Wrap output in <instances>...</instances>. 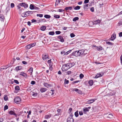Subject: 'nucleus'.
<instances>
[{
	"label": "nucleus",
	"instance_id": "1a4fd4ad",
	"mask_svg": "<svg viewBox=\"0 0 122 122\" xmlns=\"http://www.w3.org/2000/svg\"><path fill=\"white\" fill-rule=\"evenodd\" d=\"M72 91H75L79 94H81L82 93V91L76 88L73 89Z\"/></svg>",
	"mask_w": 122,
	"mask_h": 122
},
{
	"label": "nucleus",
	"instance_id": "412c9836",
	"mask_svg": "<svg viewBox=\"0 0 122 122\" xmlns=\"http://www.w3.org/2000/svg\"><path fill=\"white\" fill-rule=\"evenodd\" d=\"M102 75L100 73H97L95 77V78H97L100 77L102 76Z\"/></svg>",
	"mask_w": 122,
	"mask_h": 122
},
{
	"label": "nucleus",
	"instance_id": "f704fd0d",
	"mask_svg": "<svg viewBox=\"0 0 122 122\" xmlns=\"http://www.w3.org/2000/svg\"><path fill=\"white\" fill-rule=\"evenodd\" d=\"M61 0H56L55 3V5H58V4L60 3Z\"/></svg>",
	"mask_w": 122,
	"mask_h": 122
},
{
	"label": "nucleus",
	"instance_id": "052dcab7",
	"mask_svg": "<svg viewBox=\"0 0 122 122\" xmlns=\"http://www.w3.org/2000/svg\"><path fill=\"white\" fill-rule=\"evenodd\" d=\"M80 82V81L79 80L76 81H74L72 82V83L73 84H74V83H77L79 82Z\"/></svg>",
	"mask_w": 122,
	"mask_h": 122
},
{
	"label": "nucleus",
	"instance_id": "dca6fc26",
	"mask_svg": "<svg viewBox=\"0 0 122 122\" xmlns=\"http://www.w3.org/2000/svg\"><path fill=\"white\" fill-rule=\"evenodd\" d=\"M4 18H5L4 15L2 14H0V20H1L3 21V22Z\"/></svg>",
	"mask_w": 122,
	"mask_h": 122
},
{
	"label": "nucleus",
	"instance_id": "680f3d73",
	"mask_svg": "<svg viewBox=\"0 0 122 122\" xmlns=\"http://www.w3.org/2000/svg\"><path fill=\"white\" fill-rule=\"evenodd\" d=\"M121 14H122V13L121 11L119 13H118V14L117 15H116L115 16H114V18L115 17H117Z\"/></svg>",
	"mask_w": 122,
	"mask_h": 122
},
{
	"label": "nucleus",
	"instance_id": "4d7b16f0",
	"mask_svg": "<svg viewBox=\"0 0 122 122\" xmlns=\"http://www.w3.org/2000/svg\"><path fill=\"white\" fill-rule=\"evenodd\" d=\"M31 46H25V49H29L31 47ZM33 46H31V47H33Z\"/></svg>",
	"mask_w": 122,
	"mask_h": 122
},
{
	"label": "nucleus",
	"instance_id": "4be33fe9",
	"mask_svg": "<svg viewBox=\"0 0 122 122\" xmlns=\"http://www.w3.org/2000/svg\"><path fill=\"white\" fill-rule=\"evenodd\" d=\"M72 7H73L72 6H69L66 7L65 8V10H70L72 9Z\"/></svg>",
	"mask_w": 122,
	"mask_h": 122
},
{
	"label": "nucleus",
	"instance_id": "7c9ffc66",
	"mask_svg": "<svg viewBox=\"0 0 122 122\" xmlns=\"http://www.w3.org/2000/svg\"><path fill=\"white\" fill-rule=\"evenodd\" d=\"M44 17L48 19L50 18L51 17V16L50 15H44Z\"/></svg>",
	"mask_w": 122,
	"mask_h": 122
},
{
	"label": "nucleus",
	"instance_id": "c9c22d12",
	"mask_svg": "<svg viewBox=\"0 0 122 122\" xmlns=\"http://www.w3.org/2000/svg\"><path fill=\"white\" fill-rule=\"evenodd\" d=\"M54 17L55 18L58 19L60 18V16L59 15H54Z\"/></svg>",
	"mask_w": 122,
	"mask_h": 122
},
{
	"label": "nucleus",
	"instance_id": "ddd939ff",
	"mask_svg": "<svg viewBox=\"0 0 122 122\" xmlns=\"http://www.w3.org/2000/svg\"><path fill=\"white\" fill-rule=\"evenodd\" d=\"M74 120L73 118L68 117L67 119V122H73Z\"/></svg>",
	"mask_w": 122,
	"mask_h": 122
},
{
	"label": "nucleus",
	"instance_id": "864d4df0",
	"mask_svg": "<svg viewBox=\"0 0 122 122\" xmlns=\"http://www.w3.org/2000/svg\"><path fill=\"white\" fill-rule=\"evenodd\" d=\"M37 16H39L40 17H41L43 16V15L42 14H37Z\"/></svg>",
	"mask_w": 122,
	"mask_h": 122
},
{
	"label": "nucleus",
	"instance_id": "79ce46f5",
	"mask_svg": "<svg viewBox=\"0 0 122 122\" xmlns=\"http://www.w3.org/2000/svg\"><path fill=\"white\" fill-rule=\"evenodd\" d=\"M80 6H77L75 7L74 9L75 10H78L79 9H80Z\"/></svg>",
	"mask_w": 122,
	"mask_h": 122
},
{
	"label": "nucleus",
	"instance_id": "13d9d810",
	"mask_svg": "<svg viewBox=\"0 0 122 122\" xmlns=\"http://www.w3.org/2000/svg\"><path fill=\"white\" fill-rule=\"evenodd\" d=\"M83 111H80L79 112V114L80 115H83Z\"/></svg>",
	"mask_w": 122,
	"mask_h": 122
},
{
	"label": "nucleus",
	"instance_id": "4468645a",
	"mask_svg": "<svg viewBox=\"0 0 122 122\" xmlns=\"http://www.w3.org/2000/svg\"><path fill=\"white\" fill-rule=\"evenodd\" d=\"M47 89L45 88L41 87L40 88V91L41 92L43 93L46 91Z\"/></svg>",
	"mask_w": 122,
	"mask_h": 122
},
{
	"label": "nucleus",
	"instance_id": "5fc2aeb1",
	"mask_svg": "<svg viewBox=\"0 0 122 122\" xmlns=\"http://www.w3.org/2000/svg\"><path fill=\"white\" fill-rule=\"evenodd\" d=\"M58 11L59 12H63L64 11V10L61 9H60L58 10Z\"/></svg>",
	"mask_w": 122,
	"mask_h": 122
},
{
	"label": "nucleus",
	"instance_id": "9d476101",
	"mask_svg": "<svg viewBox=\"0 0 122 122\" xmlns=\"http://www.w3.org/2000/svg\"><path fill=\"white\" fill-rule=\"evenodd\" d=\"M20 75L24 77L25 78H27L28 77L27 74L24 72H20Z\"/></svg>",
	"mask_w": 122,
	"mask_h": 122
},
{
	"label": "nucleus",
	"instance_id": "37998d69",
	"mask_svg": "<svg viewBox=\"0 0 122 122\" xmlns=\"http://www.w3.org/2000/svg\"><path fill=\"white\" fill-rule=\"evenodd\" d=\"M55 34V33L54 31H50L49 33V35H53Z\"/></svg>",
	"mask_w": 122,
	"mask_h": 122
},
{
	"label": "nucleus",
	"instance_id": "6ab92c4d",
	"mask_svg": "<svg viewBox=\"0 0 122 122\" xmlns=\"http://www.w3.org/2000/svg\"><path fill=\"white\" fill-rule=\"evenodd\" d=\"M58 38L59 39L60 41L62 42H63L64 41V39L61 36H59L58 37Z\"/></svg>",
	"mask_w": 122,
	"mask_h": 122
},
{
	"label": "nucleus",
	"instance_id": "f8f14e48",
	"mask_svg": "<svg viewBox=\"0 0 122 122\" xmlns=\"http://www.w3.org/2000/svg\"><path fill=\"white\" fill-rule=\"evenodd\" d=\"M95 47V49H97L98 51L102 50L103 48L101 46H93Z\"/></svg>",
	"mask_w": 122,
	"mask_h": 122
},
{
	"label": "nucleus",
	"instance_id": "de8ad7c7",
	"mask_svg": "<svg viewBox=\"0 0 122 122\" xmlns=\"http://www.w3.org/2000/svg\"><path fill=\"white\" fill-rule=\"evenodd\" d=\"M75 115L76 117H77L79 115L78 113V111H76L75 112Z\"/></svg>",
	"mask_w": 122,
	"mask_h": 122
},
{
	"label": "nucleus",
	"instance_id": "a878e982",
	"mask_svg": "<svg viewBox=\"0 0 122 122\" xmlns=\"http://www.w3.org/2000/svg\"><path fill=\"white\" fill-rule=\"evenodd\" d=\"M101 22V21L99 20H96L94 21V23L95 24H97L98 23H100Z\"/></svg>",
	"mask_w": 122,
	"mask_h": 122
},
{
	"label": "nucleus",
	"instance_id": "f3484780",
	"mask_svg": "<svg viewBox=\"0 0 122 122\" xmlns=\"http://www.w3.org/2000/svg\"><path fill=\"white\" fill-rule=\"evenodd\" d=\"M57 111L58 113L57 114H56L54 115V116H58L59 115H60L61 113V110L60 109H58L57 110Z\"/></svg>",
	"mask_w": 122,
	"mask_h": 122
},
{
	"label": "nucleus",
	"instance_id": "f03ea898",
	"mask_svg": "<svg viewBox=\"0 0 122 122\" xmlns=\"http://www.w3.org/2000/svg\"><path fill=\"white\" fill-rule=\"evenodd\" d=\"M80 56H85L87 53V51L86 50L82 49L79 50Z\"/></svg>",
	"mask_w": 122,
	"mask_h": 122
},
{
	"label": "nucleus",
	"instance_id": "2eb2a0df",
	"mask_svg": "<svg viewBox=\"0 0 122 122\" xmlns=\"http://www.w3.org/2000/svg\"><path fill=\"white\" fill-rule=\"evenodd\" d=\"M116 37V34H112L111 36V40H113L115 39Z\"/></svg>",
	"mask_w": 122,
	"mask_h": 122
},
{
	"label": "nucleus",
	"instance_id": "e2e57ef3",
	"mask_svg": "<svg viewBox=\"0 0 122 122\" xmlns=\"http://www.w3.org/2000/svg\"><path fill=\"white\" fill-rule=\"evenodd\" d=\"M36 83V82L35 81H31V84L32 85H34Z\"/></svg>",
	"mask_w": 122,
	"mask_h": 122
},
{
	"label": "nucleus",
	"instance_id": "72a5a7b5",
	"mask_svg": "<svg viewBox=\"0 0 122 122\" xmlns=\"http://www.w3.org/2000/svg\"><path fill=\"white\" fill-rule=\"evenodd\" d=\"M106 43L107 44V45H114V44L113 43H112L111 42H106Z\"/></svg>",
	"mask_w": 122,
	"mask_h": 122
},
{
	"label": "nucleus",
	"instance_id": "393cba45",
	"mask_svg": "<svg viewBox=\"0 0 122 122\" xmlns=\"http://www.w3.org/2000/svg\"><path fill=\"white\" fill-rule=\"evenodd\" d=\"M88 4H87L86 5H85L83 6V7L84 8V9L85 10H87V7H88Z\"/></svg>",
	"mask_w": 122,
	"mask_h": 122
},
{
	"label": "nucleus",
	"instance_id": "49530a36",
	"mask_svg": "<svg viewBox=\"0 0 122 122\" xmlns=\"http://www.w3.org/2000/svg\"><path fill=\"white\" fill-rule=\"evenodd\" d=\"M39 21L41 22H45L46 21V20L45 19H41Z\"/></svg>",
	"mask_w": 122,
	"mask_h": 122
},
{
	"label": "nucleus",
	"instance_id": "774afa93",
	"mask_svg": "<svg viewBox=\"0 0 122 122\" xmlns=\"http://www.w3.org/2000/svg\"><path fill=\"white\" fill-rule=\"evenodd\" d=\"M120 60L121 64L122 65V55H121L120 56Z\"/></svg>",
	"mask_w": 122,
	"mask_h": 122
},
{
	"label": "nucleus",
	"instance_id": "c03bdc74",
	"mask_svg": "<svg viewBox=\"0 0 122 122\" xmlns=\"http://www.w3.org/2000/svg\"><path fill=\"white\" fill-rule=\"evenodd\" d=\"M79 18L78 17H75L73 19V20L74 21H75L76 20H78L79 19Z\"/></svg>",
	"mask_w": 122,
	"mask_h": 122
},
{
	"label": "nucleus",
	"instance_id": "ea45409f",
	"mask_svg": "<svg viewBox=\"0 0 122 122\" xmlns=\"http://www.w3.org/2000/svg\"><path fill=\"white\" fill-rule=\"evenodd\" d=\"M113 116L112 115L110 114L108 115V116L107 117L110 118H113Z\"/></svg>",
	"mask_w": 122,
	"mask_h": 122
},
{
	"label": "nucleus",
	"instance_id": "e433bc0d",
	"mask_svg": "<svg viewBox=\"0 0 122 122\" xmlns=\"http://www.w3.org/2000/svg\"><path fill=\"white\" fill-rule=\"evenodd\" d=\"M50 115H46L45 116V119H48L49 118L51 117Z\"/></svg>",
	"mask_w": 122,
	"mask_h": 122
},
{
	"label": "nucleus",
	"instance_id": "5701e85b",
	"mask_svg": "<svg viewBox=\"0 0 122 122\" xmlns=\"http://www.w3.org/2000/svg\"><path fill=\"white\" fill-rule=\"evenodd\" d=\"M69 68H70L72 67L73 66L75 65V63L73 62L69 63Z\"/></svg>",
	"mask_w": 122,
	"mask_h": 122
},
{
	"label": "nucleus",
	"instance_id": "c756f323",
	"mask_svg": "<svg viewBox=\"0 0 122 122\" xmlns=\"http://www.w3.org/2000/svg\"><path fill=\"white\" fill-rule=\"evenodd\" d=\"M46 27L45 26H43L41 27L40 29L44 31L46 29Z\"/></svg>",
	"mask_w": 122,
	"mask_h": 122
},
{
	"label": "nucleus",
	"instance_id": "4c0bfd02",
	"mask_svg": "<svg viewBox=\"0 0 122 122\" xmlns=\"http://www.w3.org/2000/svg\"><path fill=\"white\" fill-rule=\"evenodd\" d=\"M28 71L29 72V73H30L32 74L33 71V68L32 67L30 68L28 70Z\"/></svg>",
	"mask_w": 122,
	"mask_h": 122
},
{
	"label": "nucleus",
	"instance_id": "423d86ee",
	"mask_svg": "<svg viewBox=\"0 0 122 122\" xmlns=\"http://www.w3.org/2000/svg\"><path fill=\"white\" fill-rule=\"evenodd\" d=\"M91 108V107H85L83 108L82 111L84 114H86L87 112L89 111V110Z\"/></svg>",
	"mask_w": 122,
	"mask_h": 122
},
{
	"label": "nucleus",
	"instance_id": "6e6552de",
	"mask_svg": "<svg viewBox=\"0 0 122 122\" xmlns=\"http://www.w3.org/2000/svg\"><path fill=\"white\" fill-rule=\"evenodd\" d=\"M42 58L44 61H46L47 59H49V57L48 55L45 54H43L42 56Z\"/></svg>",
	"mask_w": 122,
	"mask_h": 122
},
{
	"label": "nucleus",
	"instance_id": "a19ab883",
	"mask_svg": "<svg viewBox=\"0 0 122 122\" xmlns=\"http://www.w3.org/2000/svg\"><path fill=\"white\" fill-rule=\"evenodd\" d=\"M36 43L35 42L34 43L32 44H30L26 46H35L36 45Z\"/></svg>",
	"mask_w": 122,
	"mask_h": 122
},
{
	"label": "nucleus",
	"instance_id": "0e129e2a",
	"mask_svg": "<svg viewBox=\"0 0 122 122\" xmlns=\"http://www.w3.org/2000/svg\"><path fill=\"white\" fill-rule=\"evenodd\" d=\"M90 10L92 12H93L94 11L93 7H92L91 8Z\"/></svg>",
	"mask_w": 122,
	"mask_h": 122
},
{
	"label": "nucleus",
	"instance_id": "f257e3e1",
	"mask_svg": "<svg viewBox=\"0 0 122 122\" xmlns=\"http://www.w3.org/2000/svg\"><path fill=\"white\" fill-rule=\"evenodd\" d=\"M35 11H26L23 13L22 15V16L23 17H25L29 16L30 15L32 14L33 12H35Z\"/></svg>",
	"mask_w": 122,
	"mask_h": 122
},
{
	"label": "nucleus",
	"instance_id": "c85d7f7f",
	"mask_svg": "<svg viewBox=\"0 0 122 122\" xmlns=\"http://www.w3.org/2000/svg\"><path fill=\"white\" fill-rule=\"evenodd\" d=\"M35 6L31 4L30 5V8L31 10H33L34 9Z\"/></svg>",
	"mask_w": 122,
	"mask_h": 122
},
{
	"label": "nucleus",
	"instance_id": "9b49d317",
	"mask_svg": "<svg viewBox=\"0 0 122 122\" xmlns=\"http://www.w3.org/2000/svg\"><path fill=\"white\" fill-rule=\"evenodd\" d=\"M97 100L96 99H91L88 100L87 102L86 103L90 104L94 102L95 101Z\"/></svg>",
	"mask_w": 122,
	"mask_h": 122
},
{
	"label": "nucleus",
	"instance_id": "a18cd8bd",
	"mask_svg": "<svg viewBox=\"0 0 122 122\" xmlns=\"http://www.w3.org/2000/svg\"><path fill=\"white\" fill-rule=\"evenodd\" d=\"M10 66H8V67H6V66H5L2 67L1 69H7Z\"/></svg>",
	"mask_w": 122,
	"mask_h": 122
},
{
	"label": "nucleus",
	"instance_id": "bf43d9fd",
	"mask_svg": "<svg viewBox=\"0 0 122 122\" xmlns=\"http://www.w3.org/2000/svg\"><path fill=\"white\" fill-rule=\"evenodd\" d=\"M14 82L16 84H19V82L17 80H14Z\"/></svg>",
	"mask_w": 122,
	"mask_h": 122
},
{
	"label": "nucleus",
	"instance_id": "3c124183",
	"mask_svg": "<svg viewBox=\"0 0 122 122\" xmlns=\"http://www.w3.org/2000/svg\"><path fill=\"white\" fill-rule=\"evenodd\" d=\"M70 36L72 38L74 37L75 36V35L73 33H71Z\"/></svg>",
	"mask_w": 122,
	"mask_h": 122
},
{
	"label": "nucleus",
	"instance_id": "20e7f679",
	"mask_svg": "<svg viewBox=\"0 0 122 122\" xmlns=\"http://www.w3.org/2000/svg\"><path fill=\"white\" fill-rule=\"evenodd\" d=\"M15 102L17 104H19L21 102L20 98L19 97H16L14 99Z\"/></svg>",
	"mask_w": 122,
	"mask_h": 122
},
{
	"label": "nucleus",
	"instance_id": "473e14b6",
	"mask_svg": "<svg viewBox=\"0 0 122 122\" xmlns=\"http://www.w3.org/2000/svg\"><path fill=\"white\" fill-rule=\"evenodd\" d=\"M69 82V81L67 80L66 79H65L64 80V84L66 85L68 84Z\"/></svg>",
	"mask_w": 122,
	"mask_h": 122
},
{
	"label": "nucleus",
	"instance_id": "0eeeda50",
	"mask_svg": "<svg viewBox=\"0 0 122 122\" xmlns=\"http://www.w3.org/2000/svg\"><path fill=\"white\" fill-rule=\"evenodd\" d=\"M19 5L20 6L24 7L25 8H26L28 7V4L25 3H20L19 4Z\"/></svg>",
	"mask_w": 122,
	"mask_h": 122
},
{
	"label": "nucleus",
	"instance_id": "bb28decb",
	"mask_svg": "<svg viewBox=\"0 0 122 122\" xmlns=\"http://www.w3.org/2000/svg\"><path fill=\"white\" fill-rule=\"evenodd\" d=\"M71 51V50H69V51H67L64 54V55H67L70 53Z\"/></svg>",
	"mask_w": 122,
	"mask_h": 122
},
{
	"label": "nucleus",
	"instance_id": "39448f33",
	"mask_svg": "<svg viewBox=\"0 0 122 122\" xmlns=\"http://www.w3.org/2000/svg\"><path fill=\"white\" fill-rule=\"evenodd\" d=\"M79 52V50L78 51H75L72 53L71 54L72 56H80V54Z\"/></svg>",
	"mask_w": 122,
	"mask_h": 122
},
{
	"label": "nucleus",
	"instance_id": "338daca9",
	"mask_svg": "<svg viewBox=\"0 0 122 122\" xmlns=\"http://www.w3.org/2000/svg\"><path fill=\"white\" fill-rule=\"evenodd\" d=\"M40 9L39 8V7H37L35 6L34 9L36 10H39Z\"/></svg>",
	"mask_w": 122,
	"mask_h": 122
},
{
	"label": "nucleus",
	"instance_id": "aec40b11",
	"mask_svg": "<svg viewBox=\"0 0 122 122\" xmlns=\"http://www.w3.org/2000/svg\"><path fill=\"white\" fill-rule=\"evenodd\" d=\"M9 113L11 115H14L15 116H16V115L15 113L14 112L12 111H10Z\"/></svg>",
	"mask_w": 122,
	"mask_h": 122
},
{
	"label": "nucleus",
	"instance_id": "603ef678",
	"mask_svg": "<svg viewBox=\"0 0 122 122\" xmlns=\"http://www.w3.org/2000/svg\"><path fill=\"white\" fill-rule=\"evenodd\" d=\"M61 33V32L59 31H56L55 32V33L57 35L60 34Z\"/></svg>",
	"mask_w": 122,
	"mask_h": 122
},
{
	"label": "nucleus",
	"instance_id": "b1692460",
	"mask_svg": "<svg viewBox=\"0 0 122 122\" xmlns=\"http://www.w3.org/2000/svg\"><path fill=\"white\" fill-rule=\"evenodd\" d=\"M90 86H91L93 84V81L92 80H90L88 82Z\"/></svg>",
	"mask_w": 122,
	"mask_h": 122
},
{
	"label": "nucleus",
	"instance_id": "8fccbe9b",
	"mask_svg": "<svg viewBox=\"0 0 122 122\" xmlns=\"http://www.w3.org/2000/svg\"><path fill=\"white\" fill-rule=\"evenodd\" d=\"M8 107L7 105H5V106L4 108V110H5L8 109Z\"/></svg>",
	"mask_w": 122,
	"mask_h": 122
},
{
	"label": "nucleus",
	"instance_id": "a211bd4d",
	"mask_svg": "<svg viewBox=\"0 0 122 122\" xmlns=\"http://www.w3.org/2000/svg\"><path fill=\"white\" fill-rule=\"evenodd\" d=\"M22 69V67L21 66H19L16 67L15 69V70L18 71L19 70H20Z\"/></svg>",
	"mask_w": 122,
	"mask_h": 122
},
{
	"label": "nucleus",
	"instance_id": "58836bf2",
	"mask_svg": "<svg viewBox=\"0 0 122 122\" xmlns=\"http://www.w3.org/2000/svg\"><path fill=\"white\" fill-rule=\"evenodd\" d=\"M4 99L5 101H7L8 100V97H7V95H5L4 96Z\"/></svg>",
	"mask_w": 122,
	"mask_h": 122
},
{
	"label": "nucleus",
	"instance_id": "6e6d98bb",
	"mask_svg": "<svg viewBox=\"0 0 122 122\" xmlns=\"http://www.w3.org/2000/svg\"><path fill=\"white\" fill-rule=\"evenodd\" d=\"M10 6L11 8H13L15 6L14 4L13 3H11L10 4Z\"/></svg>",
	"mask_w": 122,
	"mask_h": 122
},
{
	"label": "nucleus",
	"instance_id": "2f4dec72",
	"mask_svg": "<svg viewBox=\"0 0 122 122\" xmlns=\"http://www.w3.org/2000/svg\"><path fill=\"white\" fill-rule=\"evenodd\" d=\"M44 85L47 88H48L49 86H50V85L49 84L46 83H44Z\"/></svg>",
	"mask_w": 122,
	"mask_h": 122
},
{
	"label": "nucleus",
	"instance_id": "69168bd1",
	"mask_svg": "<svg viewBox=\"0 0 122 122\" xmlns=\"http://www.w3.org/2000/svg\"><path fill=\"white\" fill-rule=\"evenodd\" d=\"M36 20L34 19H32L31 20V22L32 23H34V22H36Z\"/></svg>",
	"mask_w": 122,
	"mask_h": 122
},
{
	"label": "nucleus",
	"instance_id": "09e8293b",
	"mask_svg": "<svg viewBox=\"0 0 122 122\" xmlns=\"http://www.w3.org/2000/svg\"><path fill=\"white\" fill-rule=\"evenodd\" d=\"M79 77L81 79L84 77V76L83 74H81L79 75Z\"/></svg>",
	"mask_w": 122,
	"mask_h": 122
},
{
	"label": "nucleus",
	"instance_id": "7ed1b4c3",
	"mask_svg": "<svg viewBox=\"0 0 122 122\" xmlns=\"http://www.w3.org/2000/svg\"><path fill=\"white\" fill-rule=\"evenodd\" d=\"M69 63L66 64L64 65H63L61 68V69L62 71H66L69 68Z\"/></svg>",
	"mask_w": 122,
	"mask_h": 122
},
{
	"label": "nucleus",
	"instance_id": "cd10ccee",
	"mask_svg": "<svg viewBox=\"0 0 122 122\" xmlns=\"http://www.w3.org/2000/svg\"><path fill=\"white\" fill-rule=\"evenodd\" d=\"M15 90L18 91L20 90V88L18 86H15Z\"/></svg>",
	"mask_w": 122,
	"mask_h": 122
}]
</instances>
